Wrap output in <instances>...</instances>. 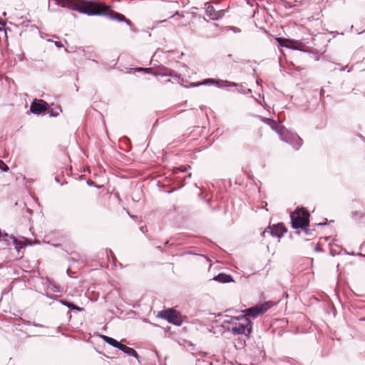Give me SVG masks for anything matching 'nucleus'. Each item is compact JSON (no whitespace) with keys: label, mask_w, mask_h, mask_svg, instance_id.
<instances>
[{"label":"nucleus","mask_w":365,"mask_h":365,"mask_svg":"<svg viewBox=\"0 0 365 365\" xmlns=\"http://www.w3.org/2000/svg\"><path fill=\"white\" fill-rule=\"evenodd\" d=\"M223 327L235 335L243 334L248 336L252 330V322L246 316L230 317L223 322Z\"/></svg>","instance_id":"obj_1"},{"label":"nucleus","mask_w":365,"mask_h":365,"mask_svg":"<svg viewBox=\"0 0 365 365\" xmlns=\"http://www.w3.org/2000/svg\"><path fill=\"white\" fill-rule=\"evenodd\" d=\"M76 10L88 16H101L107 14L110 7L102 3L89 1L87 4L78 6Z\"/></svg>","instance_id":"obj_2"},{"label":"nucleus","mask_w":365,"mask_h":365,"mask_svg":"<svg viewBox=\"0 0 365 365\" xmlns=\"http://www.w3.org/2000/svg\"><path fill=\"white\" fill-rule=\"evenodd\" d=\"M309 214L304 209H298L290 215L292 227L294 229L303 228L309 225Z\"/></svg>","instance_id":"obj_3"},{"label":"nucleus","mask_w":365,"mask_h":365,"mask_svg":"<svg viewBox=\"0 0 365 365\" xmlns=\"http://www.w3.org/2000/svg\"><path fill=\"white\" fill-rule=\"evenodd\" d=\"M276 304V303H274L271 301L266 302L264 303L257 304L255 307H250L249 309H247L243 311L244 316H246V317H251L252 318H256L258 316L264 314L267 311H268L269 309H271L272 307H274Z\"/></svg>","instance_id":"obj_4"},{"label":"nucleus","mask_w":365,"mask_h":365,"mask_svg":"<svg viewBox=\"0 0 365 365\" xmlns=\"http://www.w3.org/2000/svg\"><path fill=\"white\" fill-rule=\"evenodd\" d=\"M286 232L287 230L282 224H277L273 225L272 227H268L267 228H266L262 233V235L264 237L267 233H269L272 236L281 238Z\"/></svg>","instance_id":"obj_5"},{"label":"nucleus","mask_w":365,"mask_h":365,"mask_svg":"<svg viewBox=\"0 0 365 365\" xmlns=\"http://www.w3.org/2000/svg\"><path fill=\"white\" fill-rule=\"evenodd\" d=\"M282 139L290 144L295 150H299L303 144L302 139L297 134L285 135Z\"/></svg>","instance_id":"obj_6"},{"label":"nucleus","mask_w":365,"mask_h":365,"mask_svg":"<svg viewBox=\"0 0 365 365\" xmlns=\"http://www.w3.org/2000/svg\"><path fill=\"white\" fill-rule=\"evenodd\" d=\"M160 316L166 319L168 322L174 324H179L177 319H178V313L176 311H174L173 309H167L164 310L161 312H160Z\"/></svg>","instance_id":"obj_7"},{"label":"nucleus","mask_w":365,"mask_h":365,"mask_svg":"<svg viewBox=\"0 0 365 365\" xmlns=\"http://www.w3.org/2000/svg\"><path fill=\"white\" fill-rule=\"evenodd\" d=\"M206 15L212 20H217L223 16L224 11H215L212 6L209 5L206 8Z\"/></svg>","instance_id":"obj_8"},{"label":"nucleus","mask_w":365,"mask_h":365,"mask_svg":"<svg viewBox=\"0 0 365 365\" xmlns=\"http://www.w3.org/2000/svg\"><path fill=\"white\" fill-rule=\"evenodd\" d=\"M48 103L46 102H33L31 105V111L34 114H40L42 111L47 110Z\"/></svg>","instance_id":"obj_9"},{"label":"nucleus","mask_w":365,"mask_h":365,"mask_svg":"<svg viewBox=\"0 0 365 365\" xmlns=\"http://www.w3.org/2000/svg\"><path fill=\"white\" fill-rule=\"evenodd\" d=\"M262 120L269 126H270L272 129L277 131L279 134L282 135V127L279 126L274 120L264 118Z\"/></svg>","instance_id":"obj_10"},{"label":"nucleus","mask_w":365,"mask_h":365,"mask_svg":"<svg viewBox=\"0 0 365 365\" xmlns=\"http://www.w3.org/2000/svg\"><path fill=\"white\" fill-rule=\"evenodd\" d=\"M118 349L123 351L124 353L127 354L129 356L138 357V354L135 349L129 346H127L124 344H120Z\"/></svg>","instance_id":"obj_11"},{"label":"nucleus","mask_w":365,"mask_h":365,"mask_svg":"<svg viewBox=\"0 0 365 365\" xmlns=\"http://www.w3.org/2000/svg\"><path fill=\"white\" fill-rule=\"evenodd\" d=\"M214 280L217 281L219 282L225 283L230 282L232 281V278L230 275L226 274L225 273H220L218 275L215 276L213 278Z\"/></svg>","instance_id":"obj_12"},{"label":"nucleus","mask_w":365,"mask_h":365,"mask_svg":"<svg viewBox=\"0 0 365 365\" xmlns=\"http://www.w3.org/2000/svg\"><path fill=\"white\" fill-rule=\"evenodd\" d=\"M101 337L107 344H108L109 345H110L113 347L118 349L120 344L119 341H118L117 340H115L113 338H111V337L106 336V335H102Z\"/></svg>","instance_id":"obj_13"},{"label":"nucleus","mask_w":365,"mask_h":365,"mask_svg":"<svg viewBox=\"0 0 365 365\" xmlns=\"http://www.w3.org/2000/svg\"><path fill=\"white\" fill-rule=\"evenodd\" d=\"M276 41L279 43L280 46L287 47V48H292L293 49L301 51V49H299V48H297L294 47V46H291L290 45L285 43V42L292 43L293 41H291V40H289V39H287V38H279V37L276 38Z\"/></svg>","instance_id":"obj_14"},{"label":"nucleus","mask_w":365,"mask_h":365,"mask_svg":"<svg viewBox=\"0 0 365 365\" xmlns=\"http://www.w3.org/2000/svg\"><path fill=\"white\" fill-rule=\"evenodd\" d=\"M110 16L111 19H116L120 21H124L128 25L130 24V21L129 20L126 19L125 17L120 14L113 12L112 14L110 15Z\"/></svg>","instance_id":"obj_15"},{"label":"nucleus","mask_w":365,"mask_h":365,"mask_svg":"<svg viewBox=\"0 0 365 365\" xmlns=\"http://www.w3.org/2000/svg\"><path fill=\"white\" fill-rule=\"evenodd\" d=\"M215 83H217V82L215 80L209 78V79H207L202 82L192 83L191 86H201V85H211V84H215Z\"/></svg>","instance_id":"obj_16"},{"label":"nucleus","mask_w":365,"mask_h":365,"mask_svg":"<svg viewBox=\"0 0 365 365\" xmlns=\"http://www.w3.org/2000/svg\"><path fill=\"white\" fill-rule=\"evenodd\" d=\"M60 302L63 304L64 306L68 307V308H71L72 309H75V310H77V311H82L83 309L81 308V307H79L69 302H67V301H64V300H60Z\"/></svg>","instance_id":"obj_17"},{"label":"nucleus","mask_w":365,"mask_h":365,"mask_svg":"<svg viewBox=\"0 0 365 365\" xmlns=\"http://www.w3.org/2000/svg\"><path fill=\"white\" fill-rule=\"evenodd\" d=\"M187 170V168L184 167L183 168H178L175 170V173H178L179 172H186Z\"/></svg>","instance_id":"obj_18"},{"label":"nucleus","mask_w":365,"mask_h":365,"mask_svg":"<svg viewBox=\"0 0 365 365\" xmlns=\"http://www.w3.org/2000/svg\"><path fill=\"white\" fill-rule=\"evenodd\" d=\"M54 43L58 48H61L63 46L61 41H55Z\"/></svg>","instance_id":"obj_19"},{"label":"nucleus","mask_w":365,"mask_h":365,"mask_svg":"<svg viewBox=\"0 0 365 365\" xmlns=\"http://www.w3.org/2000/svg\"><path fill=\"white\" fill-rule=\"evenodd\" d=\"M3 165L4 167H0V168L2 170H4V171H7L9 170V168L6 165L4 164L3 163Z\"/></svg>","instance_id":"obj_20"},{"label":"nucleus","mask_w":365,"mask_h":365,"mask_svg":"<svg viewBox=\"0 0 365 365\" xmlns=\"http://www.w3.org/2000/svg\"><path fill=\"white\" fill-rule=\"evenodd\" d=\"M147 73H150L152 72V68H145L144 69Z\"/></svg>","instance_id":"obj_21"},{"label":"nucleus","mask_w":365,"mask_h":365,"mask_svg":"<svg viewBox=\"0 0 365 365\" xmlns=\"http://www.w3.org/2000/svg\"><path fill=\"white\" fill-rule=\"evenodd\" d=\"M360 250L365 252V243L361 245Z\"/></svg>","instance_id":"obj_22"},{"label":"nucleus","mask_w":365,"mask_h":365,"mask_svg":"<svg viewBox=\"0 0 365 365\" xmlns=\"http://www.w3.org/2000/svg\"><path fill=\"white\" fill-rule=\"evenodd\" d=\"M6 23L4 21H2L0 20V25L4 26ZM2 30V29L0 28V31Z\"/></svg>","instance_id":"obj_23"},{"label":"nucleus","mask_w":365,"mask_h":365,"mask_svg":"<svg viewBox=\"0 0 365 365\" xmlns=\"http://www.w3.org/2000/svg\"><path fill=\"white\" fill-rule=\"evenodd\" d=\"M359 255L361 256V257H365V254L360 253Z\"/></svg>","instance_id":"obj_24"},{"label":"nucleus","mask_w":365,"mask_h":365,"mask_svg":"<svg viewBox=\"0 0 365 365\" xmlns=\"http://www.w3.org/2000/svg\"><path fill=\"white\" fill-rule=\"evenodd\" d=\"M319 225H326V222H324V223H319Z\"/></svg>","instance_id":"obj_25"},{"label":"nucleus","mask_w":365,"mask_h":365,"mask_svg":"<svg viewBox=\"0 0 365 365\" xmlns=\"http://www.w3.org/2000/svg\"><path fill=\"white\" fill-rule=\"evenodd\" d=\"M232 86H237V84H236V83H232Z\"/></svg>","instance_id":"obj_26"},{"label":"nucleus","mask_w":365,"mask_h":365,"mask_svg":"<svg viewBox=\"0 0 365 365\" xmlns=\"http://www.w3.org/2000/svg\"><path fill=\"white\" fill-rule=\"evenodd\" d=\"M190 176H191V173H190V174L187 175V177H188V178H190Z\"/></svg>","instance_id":"obj_27"},{"label":"nucleus","mask_w":365,"mask_h":365,"mask_svg":"<svg viewBox=\"0 0 365 365\" xmlns=\"http://www.w3.org/2000/svg\"><path fill=\"white\" fill-rule=\"evenodd\" d=\"M4 237H7V236H8V235L5 233V234L4 235Z\"/></svg>","instance_id":"obj_28"}]
</instances>
